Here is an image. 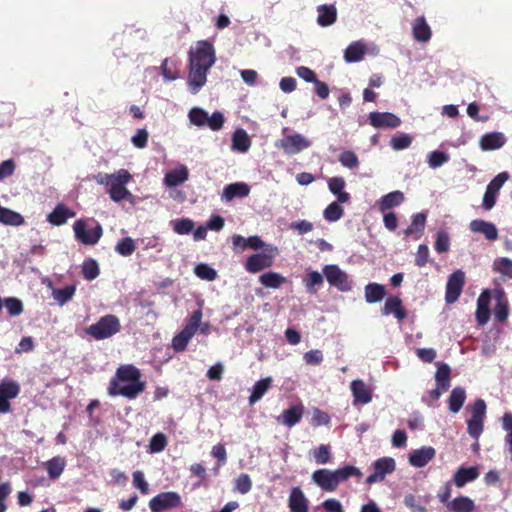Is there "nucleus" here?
I'll return each mask as SVG.
<instances>
[{"label": "nucleus", "mask_w": 512, "mask_h": 512, "mask_svg": "<svg viewBox=\"0 0 512 512\" xmlns=\"http://www.w3.org/2000/svg\"><path fill=\"white\" fill-rule=\"evenodd\" d=\"M167 438L163 433L155 434L149 442V451L151 453H159L165 449Z\"/></svg>", "instance_id": "nucleus-50"}, {"label": "nucleus", "mask_w": 512, "mask_h": 512, "mask_svg": "<svg viewBox=\"0 0 512 512\" xmlns=\"http://www.w3.org/2000/svg\"><path fill=\"white\" fill-rule=\"evenodd\" d=\"M195 274L207 281H213L217 277V272L212 267L208 266L207 264H199L194 269Z\"/></svg>", "instance_id": "nucleus-52"}, {"label": "nucleus", "mask_w": 512, "mask_h": 512, "mask_svg": "<svg viewBox=\"0 0 512 512\" xmlns=\"http://www.w3.org/2000/svg\"><path fill=\"white\" fill-rule=\"evenodd\" d=\"M312 455L317 464H326L331 460L330 447L323 444L317 449H314Z\"/></svg>", "instance_id": "nucleus-47"}, {"label": "nucleus", "mask_w": 512, "mask_h": 512, "mask_svg": "<svg viewBox=\"0 0 512 512\" xmlns=\"http://www.w3.org/2000/svg\"><path fill=\"white\" fill-rule=\"evenodd\" d=\"M120 330V322L114 315H106L88 327L87 333L97 340L109 338Z\"/></svg>", "instance_id": "nucleus-4"}, {"label": "nucleus", "mask_w": 512, "mask_h": 512, "mask_svg": "<svg viewBox=\"0 0 512 512\" xmlns=\"http://www.w3.org/2000/svg\"><path fill=\"white\" fill-rule=\"evenodd\" d=\"M412 143V137L407 134H397L391 139V147L394 150L408 148Z\"/></svg>", "instance_id": "nucleus-56"}, {"label": "nucleus", "mask_w": 512, "mask_h": 512, "mask_svg": "<svg viewBox=\"0 0 512 512\" xmlns=\"http://www.w3.org/2000/svg\"><path fill=\"white\" fill-rule=\"evenodd\" d=\"M0 223L11 226H20L24 223V218L18 212L0 205Z\"/></svg>", "instance_id": "nucleus-38"}, {"label": "nucleus", "mask_w": 512, "mask_h": 512, "mask_svg": "<svg viewBox=\"0 0 512 512\" xmlns=\"http://www.w3.org/2000/svg\"><path fill=\"white\" fill-rule=\"evenodd\" d=\"M20 393V385L14 380H3L0 383V413L11 411L9 400L15 399Z\"/></svg>", "instance_id": "nucleus-10"}, {"label": "nucleus", "mask_w": 512, "mask_h": 512, "mask_svg": "<svg viewBox=\"0 0 512 512\" xmlns=\"http://www.w3.org/2000/svg\"><path fill=\"white\" fill-rule=\"evenodd\" d=\"M50 478L57 479L61 476L66 466V461L61 456H56L45 463Z\"/></svg>", "instance_id": "nucleus-40"}, {"label": "nucleus", "mask_w": 512, "mask_h": 512, "mask_svg": "<svg viewBox=\"0 0 512 512\" xmlns=\"http://www.w3.org/2000/svg\"><path fill=\"white\" fill-rule=\"evenodd\" d=\"M303 415V407L302 406H294L288 410H285L280 419L283 424L288 427L294 426L298 423Z\"/></svg>", "instance_id": "nucleus-42"}, {"label": "nucleus", "mask_w": 512, "mask_h": 512, "mask_svg": "<svg viewBox=\"0 0 512 512\" xmlns=\"http://www.w3.org/2000/svg\"><path fill=\"white\" fill-rule=\"evenodd\" d=\"M276 146L281 148L286 154L294 155L309 148L311 141L304 135L295 133L278 141Z\"/></svg>", "instance_id": "nucleus-8"}, {"label": "nucleus", "mask_w": 512, "mask_h": 512, "mask_svg": "<svg viewBox=\"0 0 512 512\" xmlns=\"http://www.w3.org/2000/svg\"><path fill=\"white\" fill-rule=\"evenodd\" d=\"M323 273L330 285L337 287L341 291H349L351 289L348 275L337 265L325 266Z\"/></svg>", "instance_id": "nucleus-13"}, {"label": "nucleus", "mask_w": 512, "mask_h": 512, "mask_svg": "<svg viewBox=\"0 0 512 512\" xmlns=\"http://www.w3.org/2000/svg\"><path fill=\"white\" fill-rule=\"evenodd\" d=\"M135 248L134 240L130 237H126L117 243L115 250L122 256H129L135 251Z\"/></svg>", "instance_id": "nucleus-48"}, {"label": "nucleus", "mask_w": 512, "mask_h": 512, "mask_svg": "<svg viewBox=\"0 0 512 512\" xmlns=\"http://www.w3.org/2000/svg\"><path fill=\"white\" fill-rule=\"evenodd\" d=\"M475 509L474 501L467 496H458L448 503V512H473Z\"/></svg>", "instance_id": "nucleus-29"}, {"label": "nucleus", "mask_w": 512, "mask_h": 512, "mask_svg": "<svg viewBox=\"0 0 512 512\" xmlns=\"http://www.w3.org/2000/svg\"><path fill=\"white\" fill-rule=\"evenodd\" d=\"M288 506L291 512H308V500L300 488L291 489Z\"/></svg>", "instance_id": "nucleus-22"}, {"label": "nucleus", "mask_w": 512, "mask_h": 512, "mask_svg": "<svg viewBox=\"0 0 512 512\" xmlns=\"http://www.w3.org/2000/svg\"><path fill=\"white\" fill-rule=\"evenodd\" d=\"M181 505V497L176 492H164L153 497L149 502L152 512H162Z\"/></svg>", "instance_id": "nucleus-9"}, {"label": "nucleus", "mask_w": 512, "mask_h": 512, "mask_svg": "<svg viewBox=\"0 0 512 512\" xmlns=\"http://www.w3.org/2000/svg\"><path fill=\"white\" fill-rule=\"evenodd\" d=\"M202 319L201 310H196L187 320L185 327L183 328V332L190 338H192L195 333L198 331L200 327V321Z\"/></svg>", "instance_id": "nucleus-44"}, {"label": "nucleus", "mask_w": 512, "mask_h": 512, "mask_svg": "<svg viewBox=\"0 0 512 512\" xmlns=\"http://www.w3.org/2000/svg\"><path fill=\"white\" fill-rule=\"evenodd\" d=\"M251 147V139L244 129H237L232 135L231 149L236 152L246 153Z\"/></svg>", "instance_id": "nucleus-28"}, {"label": "nucleus", "mask_w": 512, "mask_h": 512, "mask_svg": "<svg viewBox=\"0 0 512 512\" xmlns=\"http://www.w3.org/2000/svg\"><path fill=\"white\" fill-rule=\"evenodd\" d=\"M426 216L423 213H417L412 218L411 225L406 229V235L413 234L414 232L421 233L425 226Z\"/></svg>", "instance_id": "nucleus-55"}, {"label": "nucleus", "mask_w": 512, "mask_h": 512, "mask_svg": "<svg viewBox=\"0 0 512 512\" xmlns=\"http://www.w3.org/2000/svg\"><path fill=\"white\" fill-rule=\"evenodd\" d=\"M449 161V155L441 151H432L427 157L428 165L435 169Z\"/></svg>", "instance_id": "nucleus-46"}, {"label": "nucleus", "mask_w": 512, "mask_h": 512, "mask_svg": "<svg viewBox=\"0 0 512 512\" xmlns=\"http://www.w3.org/2000/svg\"><path fill=\"white\" fill-rule=\"evenodd\" d=\"M215 50L211 43L198 41L190 48L188 86L196 94L207 81V72L215 63Z\"/></svg>", "instance_id": "nucleus-1"}, {"label": "nucleus", "mask_w": 512, "mask_h": 512, "mask_svg": "<svg viewBox=\"0 0 512 512\" xmlns=\"http://www.w3.org/2000/svg\"><path fill=\"white\" fill-rule=\"evenodd\" d=\"M259 282L266 288L277 289L286 282V278L277 272L269 271L260 275Z\"/></svg>", "instance_id": "nucleus-37"}, {"label": "nucleus", "mask_w": 512, "mask_h": 512, "mask_svg": "<svg viewBox=\"0 0 512 512\" xmlns=\"http://www.w3.org/2000/svg\"><path fill=\"white\" fill-rule=\"evenodd\" d=\"M189 178V170L185 165H179L165 174L163 183L167 187H176L183 184Z\"/></svg>", "instance_id": "nucleus-20"}, {"label": "nucleus", "mask_w": 512, "mask_h": 512, "mask_svg": "<svg viewBox=\"0 0 512 512\" xmlns=\"http://www.w3.org/2000/svg\"><path fill=\"white\" fill-rule=\"evenodd\" d=\"M272 381L273 380H272L271 377H266V378H263V379L257 381L254 384L253 389H252V393H251V395L249 397V404L250 405L255 404L257 401H259L263 397V395L271 387Z\"/></svg>", "instance_id": "nucleus-34"}, {"label": "nucleus", "mask_w": 512, "mask_h": 512, "mask_svg": "<svg viewBox=\"0 0 512 512\" xmlns=\"http://www.w3.org/2000/svg\"><path fill=\"white\" fill-rule=\"evenodd\" d=\"M83 275L87 280H93L99 275V268L94 260H89L83 264Z\"/></svg>", "instance_id": "nucleus-58"}, {"label": "nucleus", "mask_w": 512, "mask_h": 512, "mask_svg": "<svg viewBox=\"0 0 512 512\" xmlns=\"http://www.w3.org/2000/svg\"><path fill=\"white\" fill-rule=\"evenodd\" d=\"M4 306L8 310L9 314L11 316H17L22 313L23 311V304L22 302L14 297H10L5 299Z\"/></svg>", "instance_id": "nucleus-57"}, {"label": "nucleus", "mask_w": 512, "mask_h": 512, "mask_svg": "<svg viewBox=\"0 0 512 512\" xmlns=\"http://www.w3.org/2000/svg\"><path fill=\"white\" fill-rule=\"evenodd\" d=\"M333 473L337 486L340 482L345 481L352 476H362V472L357 467L351 465L333 470Z\"/></svg>", "instance_id": "nucleus-43"}, {"label": "nucleus", "mask_w": 512, "mask_h": 512, "mask_svg": "<svg viewBox=\"0 0 512 512\" xmlns=\"http://www.w3.org/2000/svg\"><path fill=\"white\" fill-rule=\"evenodd\" d=\"M93 178L99 185L108 186L107 192L112 201H132L133 195L126 187L132 179L128 170L119 169L111 174L99 172Z\"/></svg>", "instance_id": "nucleus-3"}, {"label": "nucleus", "mask_w": 512, "mask_h": 512, "mask_svg": "<svg viewBox=\"0 0 512 512\" xmlns=\"http://www.w3.org/2000/svg\"><path fill=\"white\" fill-rule=\"evenodd\" d=\"M484 418L471 417L468 420V433L474 439H478L483 432Z\"/></svg>", "instance_id": "nucleus-51"}, {"label": "nucleus", "mask_w": 512, "mask_h": 512, "mask_svg": "<svg viewBox=\"0 0 512 512\" xmlns=\"http://www.w3.org/2000/svg\"><path fill=\"white\" fill-rule=\"evenodd\" d=\"M404 201V194L401 191H393L383 196L378 206L380 211L384 212L387 209L400 205Z\"/></svg>", "instance_id": "nucleus-35"}, {"label": "nucleus", "mask_w": 512, "mask_h": 512, "mask_svg": "<svg viewBox=\"0 0 512 512\" xmlns=\"http://www.w3.org/2000/svg\"><path fill=\"white\" fill-rule=\"evenodd\" d=\"M435 373L436 386L447 391L450 387V367L447 364L438 363Z\"/></svg>", "instance_id": "nucleus-41"}, {"label": "nucleus", "mask_w": 512, "mask_h": 512, "mask_svg": "<svg viewBox=\"0 0 512 512\" xmlns=\"http://www.w3.org/2000/svg\"><path fill=\"white\" fill-rule=\"evenodd\" d=\"M436 451L431 446H423L419 449L411 451L409 455V463L413 467L422 468L426 466L434 457Z\"/></svg>", "instance_id": "nucleus-16"}, {"label": "nucleus", "mask_w": 512, "mask_h": 512, "mask_svg": "<svg viewBox=\"0 0 512 512\" xmlns=\"http://www.w3.org/2000/svg\"><path fill=\"white\" fill-rule=\"evenodd\" d=\"M345 185V180L341 177H332L328 180L329 190L337 196L340 203H347L350 199V195L343 191Z\"/></svg>", "instance_id": "nucleus-30"}, {"label": "nucleus", "mask_w": 512, "mask_h": 512, "mask_svg": "<svg viewBox=\"0 0 512 512\" xmlns=\"http://www.w3.org/2000/svg\"><path fill=\"white\" fill-rule=\"evenodd\" d=\"M350 390L354 397V404H368L372 400V389L361 379L353 380Z\"/></svg>", "instance_id": "nucleus-17"}, {"label": "nucleus", "mask_w": 512, "mask_h": 512, "mask_svg": "<svg viewBox=\"0 0 512 512\" xmlns=\"http://www.w3.org/2000/svg\"><path fill=\"white\" fill-rule=\"evenodd\" d=\"M250 193V187L243 182H236L225 186L223 189L221 199L229 202L234 198H244Z\"/></svg>", "instance_id": "nucleus-21"}, {"label": "nucleus", "mask_w": 512, "mask_h": 512, "mask_svg": "<svg viewBox=\"0 0 512 512\" xmlns=\"http://www.w3.org/2000/svg\"><path fill=\"white\" fill-rule=\"evenodd\" d=\"M304 283L308 291L314 292L313 287L323 283V276L319 272L313 271L304 279Z\"/></svg>", "instance_id": "nucleus-62"}, {"label": "nucleus", "mask_w": 512, "mask_h": 512, "mask_svg": "<svg viewBox=\"0 0 512 512\" xmlns=\"http://www.w3.org/2000/svg\"><path fill=\"white\" fill-rule=\"evenodd\" d=\"M190 340V337H188L183 331H180L172 339V347L176 351H184Z\"/></svg>", "instance_id": "nucleus-59"}, {"label": "nucleus", "mask_w": 512, "mask_h": 512, "mask_svg": "<svg viewBox=\"0 0 512 512\" xmlns=\"http://www.w3.org/2000/svg\"><path fill=\"white\" fill-rule=\"evenodd\" d=\"M343 213V208L337 202H332L326 207L323 215L327 221L335 222L343 216Z\"/></svg>", "instance_id": "nucleus-45"}, {"label": "nucleus", "mask_w": 512, "mask_h": 512, "mask_svg": "<svg viewBox=\"0 0 512 512\" xmlns=\"http://www.w3.org/2000/svg\"><path fill=\"white\" fill-rule=\"evenodd\" d=\"M173 229L177 234L183 235L190 233L194 228V222L190 219H177L172 222Z\"/></svg>", "instance_id": "nucleus-54"}, {"label": "nucleus", "mask_w": 512, "mask_h": 512, "mask_svg": "<svg viewBox=\"0 0 512 512\" xmlns=\"http://www.w3.org/2000/svg\"><path fill=\"white\" fill-rule=\"evenodd\" d=\"M466 399V392L462 387H455L448 398L449 410L452 413H457L462 408Z\"/></svg>", "instance_id": "nucleus-36"}, {"label": "nucleus", "mask_w": 512, "mask_h": 512, "mask_svg": "<svg viewBox=\"0 0 512 512\" xmlns=\"http://www.w3.org/2000/svg\"><path fill=\"white\" fill-rule=\"evenodd\" d=\"M382 314L385 316L394 314L399 321L406 318V313L402 308V302L397 296H391L386 299L382 309Z\"/></svg>", "instance_id": "nucleus-27"}, {"label": "nucleus", "mask_w": 512, "mask_h": 512, "mask_svg": "<svg viewBox=\"0 0 512 512\" xmlns=\"http://www.w3.org/2000/svg\"><path fill=\"white\" fill-rule=\"evenodd\" d=\"M369 119L375 128H396L401 124L400 118L389 112H371Z\"/></svg>", "instance_id": "nucleus-15"}, {"label": "nucleus", "mask_w": 512, "mask_h": 512, "mask_svg": "<svg viewBox=\"0 0 512 512\" xmlns=\"http://www.w3.org/2000/svg\"><path fill=\"white\" fill-rule=\"evenodd\" d=\"M498 192L496 190L491 189V187L487 186L484 197H483V206L486 210H491L497 198Z\"/></svg>", "instance_id": "nucleus-64"}, {"label": "nucleus", "mask_w": 512, "mask_h": 512, "mask_svg": "<svg viewBox=\"0 0 512 512\" xmlns=\"http://www.w3.org/2000/svg\"><path fill=\"white\" fill-rule=\"evenodd\" d=\"M313 482L325 491H335L337 484L334 478L333 470L319 469L312 474Z\"/></svg>", "instance_id": "nucleus-18"}, {"label": "nucleus", "mask_w": 512, "mask_h": 512, "mask_svg": "<svg viewBox=\"0 0 512 512\" xmlns=\"http://www.w3.org/2000/svg\"><path fill=\"white\" fill-rule=\"evenodd\" d=\"M506 142L503 133L492 132L484 134L479 141L480 147L484 151L496 150L501 148Z\"/></svg>", "instance_id": "nucleus-24"}, {"label": "nucleus", "mask_w": 512, "mask_h": 512, "mask_svg": "<svg viewBox=\"0 0 512 512\" xmlns=\"http://www.w3.org/2000/svg\"><path fill=\"white\" fill-rule=\"evenodd\" d=\"M133 484L143 494H147L149 492L148 483L146 482L144 474L141 471H136L133 473Z\"/></svg>", "instance_id": "nucleus-63"}, {"label": "nucleus", "mask_w": 512, "mask_h": 512, "mask_svg": "<svg viewBox=\"0 0 512 512\" xmlns=\"http://www.w3.org/2000/svg\"><path fill=\"white\" fill-rule=\"evenodd\" d=\"M490 293L483 291L477 300L476 319L480 325H485L490 318Z\"/></svg>", "instance_id": "nucleus-25"}, {"label": "nucleus", "mask_w": 512, "mask_h": 512, "mask_svg": "<svg viewBox=\"0 0 512 512\" xmlns=\"http://www.w3.org/2000/svg\"><path fill=\"white\" fill-rule=\"evenodd\" d=\"M450 247V237L446 231H438L434 248L438 253H445Z\"/></svg>", "instance_id": "nucleus-49"}, {"label": "nucleus", "mask_w": 512, "mask_h": 512, "mask_svg": "<svg viewBox=\"0 0 512 512\" xmlns=\"http://www.w3.org/2000/svg\"><path fill=\"white\" fill-rule=\"evenodd\" d=\"M75 238L84 245L96 244L102 236V227L97 224L94 227L89 226V220L80 219L73 225Z\"/></svg>", "instance_id": "nucleus-6"}, {"label": "nucleus", "mask_w": 512, "mask_h": 512, "mask_svg": "<svg viewBox=\"0 0 512 512\" xmlns=\"http://www.w3.org/2000/svg\"><path fill=\"white\" fill-rule=\"evenodd\" d=\"M337 18V11L333 5H321L318 7L317 22L325 27L333 24Z\"/></svg>", "instance_id": "nucleus-33"}, {"label": "nucleus", "mask_w": 512, "mask_h": 512, "mask_svg": "<svg viewBox=\"0 0 512 512\" xmlns=\"http://www.w3.org/2000/svg\"><path fill=\"white\" fill-rule=\"evenodd\" d=\"M237 491L242 494H246L252 487V482L247 474H241L235 481Z\"/></svg>", "instance_id": "nucleus-61"}, {"label": "nucleus", "mask_w": 512, "mask_h": 512, "mask_svg": "<svg viewBox=\"0 0 512 512\" xmlns=\"http://www.w3.org/2000/svg\"><path fill=\"white\" fill-rule=\"evenodd\" d=\"M378 53V46L357 41L349 45L345 50V60L347 62H357L360 61L365 54L375 56Z\"/></svg>", "instance_id": "nucleus-12"}, {"label": "nucleus", "mask_w": 512, "mask_h": 512, "mask_svg": "<svg viewBox=\"0 0 512 512\" xmlns=\"http://www.w3.org/2000/svg\"><path fill=\"white\" fill-rule=\"evenodd\" d=\"M48 287L51 289L53 299L60 306H63L69 302L73 298L76 291L74 285H69L62 289H57L53 288L51 282H49Z\"/></svg>", "instance_id": "nucleus-31"}, {"label": "nucleus", "mask_w": 512, "mask_h": 512, "mask_svg": "<svg viewBox=\"0 0 512 512\" xmlns=\"http://www.w3.org/2000/svg\"><path fill=\"white\" fill-rule=\"evenodd\" d=\"M469 228L473 233L483 234L489 241H494L498 238V230L491 222L475 219L470 222Z\"/></svg>", "instance_id": "nucleus-19"}, {"label": "nucleus", "mask_w": 512, "mask_h": 512, "mask_svg": "<svg viewBox=\"0 0 512 512\" xmlns=\"http://www.w3.org/2000/svg\"><path fill=\"white\" fill-rule=\"evenodd\" d=\"M190 123L201 127L207 125L211 130L218 131L224 124V116L221 112H214L211 116L202 108L194 107L189 113Z\"/></svg>", "instance_id": "nucleus-5"}, {"label": "nucleus", "mask_w": 512, "mask_h": 512, "mask_svg": "<svg viewBox=\"0 0 512 512\" xmlns=\"http://www.w3.org/2000/svg\"><path fill=\"white\" fill-rule=\"evenodd\" d=\"M75 212L66 207L63 204H59L55 209L47 216V220L54 226H60L66 223L69 218H73Z\"/></svg>", "instance_id": "nucleus-26"}, {"label": "nucleus", "mask_w": 512, "mask_h": 512, "mask_svg": "<svg viewBox=\"0 0 512 512\" xmlns=\"http://www.w3.org/2000/svg\"><path fill=\"white\" fill-rule=\"evenodd\" d=\"M373 468L374 473L366 478V483L368 485L383 481L386 475L394 472L396 463L391 457H383L373 463Z\"/></svg>", "instance_id": "nucleus-11"}, {"label": "nucleus", "mask_w": 512, "mask_h": 512, "mask_svg": "<svg viewBox=\"0 0 512 512\" xmlns=\"http://www.w3.org/2000/svg\"><path fill=\"white\" fill-rule=\"evenodd\" d=\"M480 475L479 469L476 466L460 467L453 476V482L456 487L462 488L467 483L474 481Z\"/></svg>", "instance_id": "nucleus-23"}, {"label": "nucleus", "mask_w": 512, "mask_h": 512, "mask_svg": "<svg viewBox=\"0 0 512 512\" xmlns=\"http://www.w3.org/2000/svg\"><path fill=\"white\" fill-rule=\"evenodd\" d=\"M385 288L377 283H370L365 286V300L368 303H376L385 297Z\"/></svg>", "instance_id": "nucleus-39"}, {"label": "nucleus", "mask_w": 512, "mask_h": 512, "mask_svg": "<svg viewBox=\"0 0 512 512\" xmlns=\"http://www.w3.org/2000/svg\"><path fill=\"white\" fill-rule=\"evenodd\" d=\"M494 297L497 301L494 315L498 321L503 322L508 318V301L502 290H495Z\"/></svg>", "instance_id": "nucleus-32"}, {"label": "nucleus", "mask_w": 512, "mask_h": 512, "mask_svg": "<svg viewBox=\"0 0 512 512\" xmlns=\"http://www.w3.org/2000/svg\"><path fill=\"white\" fill-rule=\"evenodd\" d=\"M341 164L348 168H355L358 166L359 161L355 153L351 151H345L339 156Z\"/></svg>", "instance_id": "nucleus-60"}, {"label": "nucleus", "mask_w": 512, "mask_h": 512, "mask_svg": "<svg viewBox=\"0 0 512 512\" xmlns=\"http://www.w3.org/2000/svg\"><path fill=\"white\" fill-rule=\"evenodd\" d=\"M465 275L461 270H457L450 275L446 285V302L451 304L454 303L462 292L464 285Z\"/></svg>", "instance_id": "nucleus-14"}, {"label": "nucleus", "mask_w": 512, "mask_h": 512, "mask_svg": "<svg viewBox=\"0 0 512 512\" xmlns=\"http://www.w3.org/2000/svg\"><path fill=\"white\" fill-rule=\"evenodd\" d=\"M494 270L502 275L512 278V260L508 258H498L493 263Z\"/></svg>", "instance_id": "nucleus-53"}, {"label": "nucleus", "mask_w": 512, "mask_h": 512, "mask_svg": "<svg viewBox=\"0 0 512 512\" xmlns=\"http://www.w3.org/2000/svg\"><path fill=\"white\" fill-rule=\"evenodd\" d=\"M278 255L276 247L266 248L263 253H257L247 258L245 268L250 273H257L261 270L270 268L274 263V258Z\"/></svg>", "instance_id": "nucleus-7"}, {"label": "nucleus", "mask_w": 512, "mask_h": 512, "mask_svg": "<svg viewBox=\"0 0 512 512\" xmlns=\"http://www.w3.org/2000/svg\"><path fill=\"white\" fill-rule=\"evenodd\" d=\"M141 373L133 365L120 366L115 377L110 381L108 393L111 396H123L129 399L135 398L142 393L145 383L140 380Z\"/></svg>", "instance_id": "nucleus-2"}]
</instances>
